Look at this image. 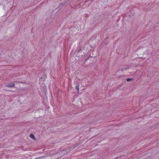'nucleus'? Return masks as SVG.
<instances>
[{
    "label": "nucleus",
    "instance_id": "7ed1b4c3",
    "mask_svg": "<svg viewBox=\"0 0 159 159\" xmlns=\"http://www.w3.org/2000/svg\"><path fill=\"white\" fill-rule=\"evenodd\" d=\"M133 80V79L127 78L126 79V81L127 82H129L132 81Z\"/></svg>",
    "mask_w": 159,
    "mask_h": 159
},
{
    "label": "nucleus",
    "instance_id": "f03ea898",
    "mask_svg": "<svg viewBox=\"0 0 159 159\" xmlns=\"http://www.w3.org/2000/svg\"><path fill=\"white\" fill-rule=\"evenodd\" d=\"M30 137L32 139H35V138L34 135L32 134H31L30 135Z\"/></svg>",
    "mask_w": 159,
    "mask_h": 159
},
{
    "label": "nucleus",
    "instance_id": "39448f33",
    "mask_svg": "<svg viewBox=\"0 0 159 159\" xmlns=\"http://www.w3.org/2000/svg\"><path fill=\"white\" fill-rule=\"evenodd\" d=\"M70 6H71L72 8H73L74 9H76L77 7V6H75V5L73 7H72V6H71V5H70Z\"/></svg>",
    "mask_w": 159,
    "mask_h": 159
},
{
    "label": "nucleus",
    "instance_id": "423d86ee",
    "mask_svg": "<svg viewBox=\"0 0 159 159\" xmlns=\"http://www.w3.org/2000/svg\"><path fill=\"white\" fill-rule=\"evenodd\" d=\"M127 69V68H125L122 69L121 70H122L123 71V70H125Z\"/></svg>",
    "mask_w": 159,
    "mask_h": 159
},
{
    "label": "nucleus",
    "instance_id": "6e6552de",
    "mask_svg": "<svg viewBox=\"0 0 159 159\" xmlns=\"http://www.w3.org/2000/svg\"><path fill=\"white\" fill-rule=\"evenodd\" d=\"M80 50H79L78 51H77V52H80Z\"/></svg>",
    "mask_w": 159,
    "mask_h": 159
},
{
    "label": "nucleus",
    "instance_id": "0eeeda50",
    "mask_svg": "<svg viewBox=\"0 0 159 159\" xmlns=\"http://www.w3.org/2000/svg\"><path fill=\"white\" fill-rule=\"evenodd\" d=\"M80 5V4H77L75 5V6H77V7Z\"/></svg>",
    "mask_w": 159,
    "mask_h": 159
},
{
    "label": "nucleus",
    "instance_id": "20e7f679",
    "mask_svg": "<svg viewBox=\"0 0 159 159\" xmlns=\"http://www.w3.org/2000/svg\"><path fill=\"white\" fill-rule=\"evenodd\" d=\"M76 89L77 90V91H79V86L78 85H77L76 87Z\"/></svg>",
    "mask_w": 159,
    "mask_h": 159
},
{
    "label": "nucleus",
    "instance_id": "f257e3e1",
    "mask_svg": "<svg viewBox=\"0 0 159 159\" xmlns=\"http://www.w3.org/2000/svg\"><path fill=\"white\" fill-rule=\"evenodd\" d=\"M15 86V84L14 83H9L6 84V86L8 87H13Z\"/></svg>",
    "mask_w": 159,
    "mask_h": 159
}]
</instances>
